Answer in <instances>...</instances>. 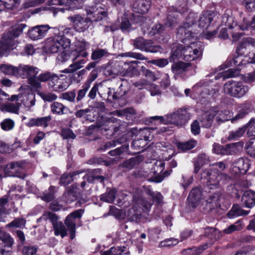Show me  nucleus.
Masks as SVG:
<instances>
[{
  "instance_id": "29",
  "label": "nucleus",
  "mask_w": 255,
  "mask_h": 255,
  "mask_svg": "<svg viewBox=\"0 0 255 255\" xmlns=\"http://www.w3.org/2000/svg\"><path fill=\"white\" fill-rule=\"evenodd\" d=\"M83 173V171H75L72 174H64L60 179V184L66 186L73 180L77 179L76 176Z\"/></svg>"
},
{
  "instance_id": "38",
  "label": "nucleus",
  "mask_w": 255,
  "mask_h": 255,
  "mask_svg": "<svg viewBox=\"0 0 255 255\" xmlns=\"http://www.w3.org/2000/svg\"><path fill=\"white\" fill-rule=\"evenodd\" d=\"M78 193L77 186L73 185L67 190L64 195L67 198V201H72L77 197Z\"/></svg>"
},
{
  "instance_id": "44",
  "label": "nucleus",
  "mask_w": 255,
  "mask_h": 255,
  "mask_svg": "<svg viewBox=\"0 0 255 255\" xmlns=\"http://www.w3.org/2000/svg\"><path fill=\"white\" fill-rule=\"evenodd\" d=\"M222 25L228 26L231 30V31L230 32L232 34V41L233 42L238 41L244 34L243 33H241L238 31V30H241V29H236L234 27H230L229 25L226 24L225 23L223 22V16H222Z\"/></svg>"
},
{
  "instance_id": "1",
  "label": "nucleus",
  "mask_w": 255,
  "mask_h": 255,
  "mask_svg": "<svg viewBox=\"0 0 255 255\" xmlns=\"http://www.w3.org/2000/svg\"><path fill=\"white\" fill-rule=\"evenodd\" d=\"M197 36L195 39H191L187 42H183L189 45L183 46L180 45L172 54L170 57V61H174L175 60L183 57V59L186 61H191L200 58L202 54L203 45L200 41H196Z\"/></svg>"
},
{
  "instance_id": "48",
  "label": "nucleus",
  "mask_w": 255,
  "mask_h": 255,
  "mask_svg": "<svg viewBox=\"0 0 255 255\" xmlns=\"http://www.w3.org/2000/svg\"><path fill=\"white\" fill-rule=\"evenodd\" d=\"M143 75L150 81H155L158 79L159 73H155L148 69H146L143 67H142Z\"/></svg>"
},
{
  "instance_id": "58",
  "label": "nucleus",
  "mask_w": 255,
  "mask_h": 255,
  "mask_svg": "<svg viewBox=\"0 0 255 255\" xmlns=\"http://www.w3.org/2000/svg\"><path fill=\"white\" fill-rule=\"evenodd\" d=\"M121 57H129L139 60H144L145 58L139 53L128 52L120 54Z\"/></svg>"
},
{
  "instance_id": "6",
  "label": "nucleus",
  "mask_w": 255,
  "mask_h": 255,
  "mask_svg": "<svg viewBox=\"0 0 255 255\" xmlns=\"http://www.w3.org/2000/svg\"><path fill=\"white\" fill-rule=\"evenodd\" d=\"M26 27L25 24H19L12 30L11 33H7L3 35L2 41L0 42V56L7 50L14 48L15 43L13 38L20 35Z\"/></svg>"
},
{
  "instance_id": "50",
  "label": "nucleus",
  "mask_w": 255,
  "mask_h": 255,
  "mask_svg": "<svg viewBox=\"0 0 255 255\" xmlns=\"http://www.w3.org/2000/svg\"><path fill=\"white\" fill-rule=\"evenodd\" d=\"M25 224V220L22 218H16L12 221L11 223L7 224L6 228H22L24 227Z\"/></svg>"
},
{
  "instance_id": "42",
  "label": "nucleus",
  "mask_w": 255,
  "mask_h": 255,
  "mask_svg": "<svg viewBox=\"0 0 255 255\" xmlns=\"http://www.w3.org/2000/svg\"><path fill=\"white\" fill-rule=\"evenodd\" d=\"M54 234L56 236L60 235L62 238H64L66 236L67 230L65 226L62 222L57 223L56 225L54 224Z\"/></svg>"
},
{
  "instance_id": "41",
  "label": "nucleus",
  "mask_w": 255,
  "mask_h": 255,
  "mask_svg": "<svg viewBox=\"0 0 255 255\" xmlns=\"http://www.w3.org/2000/svg\"><path fill=\"white\" fill-rule=\"evenodd\" d=\"M208 161L207 157L205 154H201L197 158L194 164V172L197 173L199 171L201 167Z\"/></svg>"
},
{
  "instance_id": "16",
  "label": "nucleus",
  "mask_w": 255,
  "mask_h": 255,
  "mask_svg": "<svg viewBox=\"0 0 255 255\" xmlns=\"http://www.w3.org/2000/svg\"><path fill=\"white\" fill-rule=\"evenodd\" d=\"M23 164L22 162H12L7 164L4 168L5 174L7 176L24 178Z\"/></svg>"
},
{
  "instance_id": "46",
  "label": "nucleus",
  "mask_w": 255,
  "mask_h": 255,
  "mask_svg": "<svg viewBox=\"0 0 255 255\" xmlns=\"http://www.w3.org/2000/svg\"><path fill=\"white\" fill-rule=\"evenodd\" d=\"M59 78H58V80H54V81H49V86L50 87L52 88L54 91L58 92H62L64 90H66L68 86L66 85H63L60 84V82H59Z\"/></svg>"
},
{
  "instance_id": "34",
  "label": "nucleus",
  "mask_w": 255,
  "mask_h": 255,
  "mask_svg": "<svg viewBox=\"0 0 255 255\" xmlns=\"http://www.w3.org/2000/svg\"><path fill=\"white\" fill-rule=\"evenodd\" d=\"M189 66L190 64L188 63L179 62L173 64L171 67V70L174 74H179L184 71Z\"/></svg>"
},
{
  "instance_id": "3",
  "label": "nucleus",
  "mask_w": 255,
  "mask_h": 255,
  "mask_svg": "<svg viewBox=\"0 0 255 255\" xmlns=\"http://www.w3.org/2000/svg\"><path fill=\"white\" fill-rule=\"evenodd\" d=\"M142 196L141 191L137 190L133 195L132 207L127 213L129 219L136 222L140 218V210H146L151 205L150 203L145 201Z\"/></svg>"
},
{
  "instance_id": "4",
  "label": "nucleus",
  "mask_w": 255,
  "mask_h": 255,
  "mask_svg": "<svg viewBox=\"0 0 255 255\" xmlns=\"http://www.w3.org/2000/svg\"><path fill=\"white\" fill-rule=\"evenodd\" d=\"M198 16L196 13L190 12L186 18V22L179 27L177 33V37L182 42H187L191 39L196 38L197 34L192 32L191 26L196 22Z\"/></svg>"
},
{
  "instance_id": "19",
  "label": "nucleus",
  "mask_w": 255,
  "mask_h": 255,
  "mask_svg": "<svg viewBox=\"0 0 255 255\" xmlns=\"http://www.w3.org/2000/svg\"><path fill=\"white\" fill-rule=\"evenodd\" d=\"M49 29L48 25H36L28 30V34L31 39L37 40L44 37Z\"/></svg>"
},
{
  "instance_id": "55",
  "label": "nucleus",
  "mask_w": 255,
  "mask_h": 255,
  "mask_svg": "<svg viewBox=\"0 0 255 255\" xmlns=\"http://www.w3.org/2000/svg\"><path fill=\"white\" fill-rule=\"evenodd\" d=\"M91 82H86L82 87V89L80 90L78 93V96L77 97V100L79 101L81 100L85 96L88 90L90 87Z\"/></svg>"
},
{
  "instance_id": "22",
  "label": "nucleus",
  "mask_w": 255,
  "mask_h": 255,
  "mask_svg": "<svg viewBox=\"0 0 255 255\" xmlns=\"http://www.w3.org/2000/svg\"><path fill=\"white\" fill-rule=\"evenodd\" d=\"M204 196L201 190L199 188H196L191 190L188 197V200L190 205L193 207H196L203 199Z\"/></svg>"
},
{
  "instance_id": "61",
  "label": "nucleus",
  "mask_w": 255,
  "mask_h": 255,
  "mask_svg": "<svg viewBox=\"0 0 255 255\" xmlns=\"http://www.w3.org/2000/svg\"><path fill=\"white\" fill-rule=\"evenodd\" d=\"M39 95L43 100L48 102L55 101L57 98V96L55 94L50 93H39Z\"/></svg>"
},
{
  "instance_id": "32",
  "label": "nucleus",
  "mask_w": 255,
  "mask_h": 255,
  "mask_svg": "<svg viewBox=\"0 0 255 255\" xmlns=\"http://www.w3.org/2000/svg\"><path fill=\"white\" fill-rule=\"evenodd\" d=\"M0 70L5 74L18 76V67H14L11 65H3L0 67Z\"/></svg>"
},
{
  "instance_id": "52",
  "label": "nucleus",
  "mask_w": 255,
  "mask_h": 255,
  "mask_svg": "<svg viewBox=\"0 0 255 255\" xmlns=\"http://www.w3.org/2000/svg\"><path fill=\"white\" fill-rule=\"evenodd\" d=\"M247 152L251 156H255V137L247 143L245 147Z\"/></svg>"
},
{
  "instance_id": "11",
  "label": "nucleus",
  "mask_w": 255,
  "mask_h": 255,
  "mask_svg": "<svg viewBox=\"0 0 255 255\" xmlns=\"http://www.w3.org/2000/svg\"><path fill=\"white\" fill-rule=\"evenodd\" d=\"M86 10L91 22L100 21L107 16L106 8L99 3L88 6Z\"/></svg>"
},
{
  "instance_id": "36",
  "label": "nucleus",
  "mask_w": 255,
  "mask_h": 255,
  "mask_svg": "<svg viewBox=\"0 0 255 255\" xmlns=\"http://www.w3.org/2000/svg\"><path fill=\"white\" fill-rule=\"evenodd\" d=\"M116 191L115 189H110L105 194L101 195L100 199L109 203H112L116 198Z\"/></svg>"
},
{
  "instance_id": "25",
  "label": "nucleus",
  "mask_w": 255,
  "mask_h": 255,
  "mask_svg": "<svg viewBox=\"0 0 255 255\" xmlns=\"http://www.w3.org/2000/svg\"><path fill=\"white\" fill-rule=\"evenodd\" d=\"M242 203L246 208H251L255 205V192L248 190L246 191L242 197Z\"/></svg>"
},
{
  "instance_id": "15",
  "label": "nucleus",
  "mask_w": 255,
  "mask_h": 255,
  "mask_svg": "<svg viewBox=\"0 0 255 255\" xmlns=\"http://www.w3.org/2000/svg\"><path fill=\"white\" fill-rule=\"evenodd\" d=\"M68 18L72 23L74 29L79 32L87 30L91 23L88 18L83 17L80 15L69 16Z\"/></svg>"
},
{
  "instance_id": "30",
  "label": "nucleus",
  "mask_w": 255,
  "mask_h": 255,
  "mask_svg": "<svg viewBox=\"0 0 255 255\" xmlns=\"http://www.w3.org/2000/svg\"><path fill=\"white\" fill-rule=\"evenodd\" d=\"M0 240L4 244L5 247L9 248H11L14 243L13 238L2 228H0Z\"/></svg>"
},
{
  "instance_id": "26",
  "label": "nucleus",
  "mask_w": 255,
  "mask_h": 255,
  "mask_svg": "<svg viewBox=\"0 0 255 255\" xmlns=\"http://www.w3.org/2000/svg\"><path fill=\"white\" fill-rule=\"evenodd\" d=\"M216 112V110L211 109L202 115L200 122L203 127L209 128L211 127Z\"/></svg>"
},
{
  "instance_id": "9",
  "label": "nucleus",
  "mask_w": 255,
  "mask_h": 255,
  "mask_svg": "<svg viewBox=\"0 0 255 255\" xmlns=\"http://www.w3.org/2000/svg\"><path fill=\"white\" fill-rule=\"evenodd\" d=\"M248 90V86L236 81H229L224 86V91L225 94L236 98L243 97Z\"/></svg>"
},
{
  "instance_id": "23",
  "label": "nucleus",
  "mask_w": 255,
  "mask_h": 255,
  "mask_svg": "<svg viewBox=\"0 0 255 255\" xmlns=\"http://www.w3.org/2000/svg\"><path fill=\"white\" fill-rule=\"evenodd\" d=\"M150 0H136L132 5L133 10L140 14L146 13L150 8Z\"/></svg>"
},
{
  "instance_id": "51",
  "label": "nucleus",
  "mask_w": 255,
  "mask_h": 255,
  "mask_svg": "<svg viewBox=\"0 0 255 255\" xmlns=\"http://www.w3.org/2000/svg\"><path fill=\"white\" fill-rule=\"evenodd\" d=\"M108 55V52L106 49H98L93 51L91 55L92 60H96L106 56Z\"/></svg>"
},
{
  "instance_id": "18",
  "label": "nucleus",
  "mask_w": 255,
  "mask_h": 255,
  "mask_svg": "<svg viewBox=\"0 0 255 255\" xmlns=\"http://www.w3.org/2000/svg\"><path fill=\"white\" fill-rule=\"evenodd\" d=\"M47 5H64L67 9H79L82 7L83 0H50L47 2Z\"/></svg>"
},
{
  "instance_id": "63",
  "label": "nucleus",
  "mask_w": 255,
  "mask_h": 255,
  "mask_svg": "<svg viewBox=\"0 0 255 255\" xmlns=\"http://www.w3.org/2000/svg\"><path fill=\"white\" fill-rule=\"evenodd\" d=\"M150 63L158 67L163 68L167 65L169 62L167 59L160 58L151 60L150 61Z\"/></svg>"
},
{
  "instance_id": "17",
  "label": "nucleus",
  "mask_w": 255,
  "mask_h": 255,
  "mask_svg": "<svg viewBox=\"0 0 255 255\" xmlns=\"http://www.w3.org/2000/svg\"><path fill=\"white\" fill-rule=\"evenodd\" d=\"M83 213V210L78 209L70 213L65 219V224L70 231L71 239H73L75 236L76 224L74 220L81 218Z\"/></svg>"
},
{
  "instance_id": "37",
  "label": "nucleus",
  "mask_w": 255,
  "mask_h": 255,
  "mask_svg": "<svg viewBox=\"0 0 255 255\" xmlns=\"http://www.w3.org/2000/svg\"><path fill=\"white\" fill-rule=\"evenodd\" d=\"M125 247H113L106 251L101 252V255H122L125 251Z\"/></svg>"
},
{
  "instance_id": "31",
  "label": "nucleus",
  "mask_w": 255,
  "mask_h": 255,
  "mask_svg": "<svg viewBox=\"0 0 255 255\" xmlns=\"http://www.w3.org/2000/svg\"><path fill=\"white\" fill-rule=\"evenodd\" d=\"M255 47V39L252 37L243 38L238 46V49H250V47Z\"/></svg>"
},
{
  "instance_id": "13",
  "label": "nucleus",
  "mask_w": 255,
  "mask_h": 255,
  "mask_svg": "<svg viewBox=\"0 0 255 255\" xmlns=\"http://www.w3.org/2000/svg\"><path fill=\"white\" fill-rule=\"evenodd\" d=\"M74 49L72 50L71 54V60L74 62L79 57H86L88 53L86 50L89 47V44L84 39H76L74 42Z\"/></svg>"
},
{
  "instance_id": "24",
  "label": "nucleus",
  "mask_w": 255,
  "mask_h": 255,
  "mask_svg": "<svg viewBox=\"0 0 255 255\" xmlns=\"http://www.w3.org/2000/svg\"><path fill=\"white\" fill-rule=\"evenodd\" d=\"M250 161L246 158H240L236 160L233 164V169L236 172L245 173L249 169Z\"/></svg>"
},
{
  "instance_id": "60",
  "label": "nucleus",
  "mask_w": 255,
  "mask_h": 255,
  "mask_svg": "<svg viewBox=\"0 0 255 255\" xmlns=\"http://www.w3.org/2000/svg\"><path fill=\"white\" fill-rule=\"evenodd\" d=\"M76 97V93L74 91H70L62 93L60 98L69 102H73Z\"/></svg>"
},
{
  "instance_id": "40",
  "label": "nucleus",
  "mask_w": 255,
  "mask_h": 255,
  "mask_svg": "<svg viewBox=\"0 0 255 255\" xmlns=\"http://www.w3.org/2000/svg\"><path fill=\"white\" fill-rule=\"evenodd\" d=\"M246 131L245 127H241L235 130L230 132L228 139L229 140H236L242 137Z\"/></svg>"
},
{
  "instance_id": "53",
  "label": "nucleus",
  "mask_w": 255,
  "mask_h": 255,
  "mask_svg": "<svg viewBox=\"0 0 255 255\" xmlns=\"http://www.w3.org/2000/svg\"><path fill=\"white\" fill-rule=\"evenodd\" d=\"M1 128L4 130H10L14 126V122L10 119H6L0 124Z\"/></svg>"
},
{
  "instance_id": "5",
  "label": "nucleus",
  "mask_w": 255,
  "mask_h": 255,
  "mask_svg": "<svg viewBox=\"0 0 255 255\" xmlns=\"http://www.w3.org/2000/svg\"><path fill=\"white\" fill-rule=\"evenodd\" d=\"M189 118V114L186 110H180L171 115L164 117L153 116L151 119L157 120L159 123L166 124H173L177 126L184 124Z\"/></svg>"
},
{
  "instance_id": "64",
  "label": "nucleus",
  "mask_w": 255,
  "mask_h": 255,
  "mask_svg": "<svg viewBox=\"0 0 255 255\" xmlns=\"http://www.w3.org/2000/svg\"><path fill=\"white\" fill-rule=\"evenodd\" d=\"M61 136L64 139H74L76 137V135L73 132L68 128L62 129Z\"/></svg>"
},
{
  "instance_id": "56",
  "label": "nucleus",
  "mask_w": 255,
  "mask_h": 255,
  "mask_svg": "<svg viewBox=\"0 0 255 255\" xmlns=\"http://www.w3.org/2000/svg\"><path fill=\"white\" fill-rule=\"evenodd\" d=\"M83 178H84V181H83L81 184V186L82 188H84L86 185V182L85 180L86 179L89 182H93L95 179H100L101 181L102 182L104 180V177L102 176H94L91 174H88L84 176H83Z\"/></svg>"
},
{
  "instance_id": "43",
  "label": "nucleus",
  "mask_w": 255,
  "mask_h": 255,
  "mask_svg": "<svg viewBox=\"0 0 255 255\" xmlns=\"http://www.w3.org/2000/svg\"><path fill=\"white\" fill-rule=\"evenodd\" d=\"M244 224L242 220H239L234 224L231 225L224 231L226 234H231L236 231H240L244 228Z\"/></svg>"
},
{
  "instance_id": "49",
  "label": "nucleus",
  "mask_w": 255,
  "mask_h": 255,
  "mask_svg": "<svg viewBox=\"0 0 255 255\" xmlns=\"http://www.w3.org/2000/svg\"><path fill=\"white\" fill-rule=\"evenodd\" d=\"M196 145V141L194 140H191L185 143L179 142L177 144V147L182 151H185L193 148Z\"/></svg>"
},
{
  "instance_id": "45",
  "label": "nucleus",
  "mask_w": 255,
  "mask_h": 255,
  "mask_svg": "<svg viewBox=\"0 0 255 255\" xmlns=\"http://www.w3.org/2000/svg\"><path fill=\"white\" fill-rule=\"evenodd\" d=\"M220 201V195L216 193L210 196V198L206 201V202L207 204L209 205V209H212L218 205Z\"/></svg>"
},
{
  "instance_id": "10",
  "label": "nucleus",
  "mask_w": 255,
  "mask_h": 255,
  "mask_svg": "<svg viewBox=\"0 0 255 255\" xmlns=\"http://www.w3.org/2000/svg\"><path fill=\"white\" fill-rule=\"evenodd\" d=\"M134 46L141 51L150 53H161L163 49L159 45H153L151 40H145L141 37L136 38L133 42Z\"/></svg>"
},
{
  "instance_id": "59",
  "label": "nucleus",
  "mask_w": 255,
  "mask_h": 255,
  "mask_svg": "<svg viewBox=\"0 0 255 255\" xmlns=\"http://www.w3.org/2000/svg\"><path fill=\"white\" fill-rule=\"evenodd\" d=\"M213 150L217 154L227 155L226 145L223 146L219 144L215 143L213 145Z\"/></svg>"
},
{
  "instance_id": "33",
  "label": "nucleus",
  "mask_w": 255,
  "mask_h": 255,
  "mask_svg": "<svg viewBox=\"0 0 255 255\" xmlns=\"http://www.w3.org/2000/svg\"><path fill=\"white\" fill-rule=\"evenodd\" d=\"M36 79L40 83L45 82L49 80V81H54V80H58V77L54 74H51L50 72H45L41 73L37 77L35 76Z\"/></svg>"
},
{
  "instance_id": "47",
  "label": "nucleus",
  "mask_w": 255,
  "mask_h": 255,
  "mask_svg": "<svg viewBox=\"0 0 255 255\" xmlns=\"http://www.w3.org/2000/svg\"><path fill=\"white\" fill-rule=\"evenodd\" d=\"M66 107L61 103L58 102H54L51 105V112L57 115H62L64 114V110Z\"/></svg>"
},
{
  "instance_id": "27",
  "label": "nucleus",
  "mask_w": 255,
  "mask_h": 255,
  "mask_svg": "<svg viewBox=\"0 0 255 255\" xmlns=\"http://www.w3.org/2000/svg\"><path fill=\"white\" fill-rule=\"evenodd\" d=\"M51 120V117L50 116L37 118H32L29 120L28 126L29 127L37 126L46 128L48 126V123Z\"/></svg>"
},
{
  "instance_id": "35",
  "label": "nucleus",
  "mask_w": 255,
  "mask_h": 255,
  "mask_svg": "<svg viewBox=\"0 0 255 255\" xmlns=\"http://www.w3.org/2000/svg\"><path fill=\"white\" fill-rule=\"evenodd\" d=\"M155 147L157 149L166 151L170 154L169 157H171L174 154V149L173 146L169 143H164L163 142H159L156 144Z\"/></svg>"
},
{
  "instance_id": "14",
  "label": "nucleus",
  "mask_w": 255,
  "mask_h": 255,
  "mask_svg": "<svg viewBox=\"0 0 255 255\" xmlns=\"http://www.w3.org/2000/svg\"><path fill=\"white\" fill-rule=\"evenodd\" d=\"M212 110H216L217 112L215 113L216 120L218 122H225L231 120L232 123L236 121L244 118L248 113V111L240 112L234 118L233 117V113L229 110L219 111L217 108H214Z\"/></svg>"
},
{
  "instance_id": "21",
  "label": "nucleus",
  "mask_w": 255,
  "mask_h": 255,
  "mask_svg": "<svg viewBox=\"0 0 255 255\" xmlns=\"http://www.w3.org/2000/svg\"><path fill=\"white\" fill-rule=\"evenodd\" d=\"M154 164V166L153 167V172L155 174H157L154 177V181L156 182H160L163 180L165 177L170 174V172L168 171H166L161 174V172L164 169L165 165L162 161H156Z\"/></svg>"
},
{
  "instance_id": "20",
  "label": "nucleus",
  "mask_w": 255,
  "mask_h": 255,
  "mask_svg": "<svg viewBox=\"0 0 255 255\" xmlns=\"http://www.w3.org/2000/svg\"><path fill=\"white\" fill-rule=\"evenodd\" d=\"M215 16V14L211 11H206L203 12L199 17L198 21L199 27L210 29L213 25L211 22Z\"/></svg>"
},
{
  "instance_id": "28",
  "label": "nucleus",
  "mask_w": 255,
  "mask_h": 255,
  "mask_svg": "<svg viewBox=\"0 0 255 255\" xmlns=\"http://www.w3.org/2000/svg\"><path fill=\"white\" fill-rule=\"evenodd\" d=\"M244 143L241 141L226 145L227 155L234 154L242 150Z\"/></svg>"
},
{
  "instance_id": "12",
  "label": "nucleus",
  "mask_w": 255,
  "mask_h": 255,
  "mask_svg": "<svg viewBox=\"0 0 255 255\" xmlns=\"http://www.w3.org/2000/svg\"><path fill=\"white\" fill-rule=\"evenodd\" d=\"M223 22L225 23L226 24H227L230 27H234L236 29H241L242 30H248L250 27L255 29V16L253 17L251 22H249L246 19L244 18L243 23L242 24H238L237 22L235 20L234 17L225 13L223 15Z\"/></svg>"
},
{
  "instance_id": "62",
  "label": "nucleus",
  "mask_w": 255,
  "mask_h": 255,
  "mask_svg": "<svg viewBox=\"0 0 255 255\" xmlns=\"http://www.w3.org/2000/svg\"><path fill=\"white\" fill-rule=\"evenodd\" d=\"M150 84L149 81L145 79H140L133 84L134 87L139 90L145 88L146 86L150 85Z\"/></svg>"
},
{
  "instance_id": "57",
  "label": "nucleus",
  "mask_w": 255,
  "mask_h": 255,
  "mask_svg": "<svg viewBox=\"0 0 255 255\" xmlns=\"http://www.w3.org/2000/svg\"><path fill=\"white\" fill-rule=\"evenodd\" d=\"M245 128L249 136L255 135V121L251 120L247 125Z\"/></svg>"
},
{
  "instance_id": "39",
  "label": "nucleus",
  "mask_w": 255,
  "mask_h": 255,
  "mask_svg": "<svg viewBox=\"0 0 255 255\" xmlns=\"http://www.w3.org/2000/svg\"><path fill=\"white\" fill-rule=\"evenodd\" d=\"M20 106L19 103H8L1 107V110L5 112L18 114V110Z\"/></svg>"
},
{
  "instance_id": "2",
  "label": "nucleus",
  "mask_w": 255,
  "mask_h": 255,
  "mask_svg": "<svg viewBox=\"0 0 255 255\" xmlns=\"http://www.w3.org/2000/svg\"><path fill=\"white\" fill-rule=\"evenodd\" d=\"M70 45V39L60 34L48 37L44 41V47L46 51L51 53H59L57 59L61 62L69 59V55L66 52Z\"/></svg>"
},
{
  "instance_id": "8",
  "label": "nucleus",
  "mask_w": 255,
  "mask_h": 255,
  "mask_svg": "<svg viewBox=\"0 0 255 255\" xmlns=\"http://www.w3.org/2000/svg\"><path fill=\"white\" fill-rule=\"evenodd\" d=\"M227 175L222 173H219L215 170L206 169L201 173V178L204 180L206 185L210 189L214 188L218 185L220 182L226 179Z\"/></svg>"
},
{
  "instance_id": "54",
  "label": "nucleus",
  "mask_w": 255,
  "mask_h": 255,
  "mask_svg": "<svg viewBox=\"0 0 255 255\" xmlns=\"http://www.w3.org/2000/svg\"><path fill=\"white\" fill-rule=\"evenodd\" d=\"M6 1H2L0 0V11L3 10L4 8L12 9L16 4V0H6Z\"/></svg>"
},
{
  "instance_id": "7",
  "label": "nucleus",
  "mask_w": 255,
  "mask_h": 255,
  "mask_svg": "<svg viewBox=\"0 0 255 255\" xmlns=\"http://www.w3.org/2000/svg\"><path fill=\"white\" fill-rule=\"evenodd\" d=\"M38 73L39 69L33 66L24 64L18 66V76L27 79L29 84L35 89L41 88V84L35 78Z\"/></svg>"
}]
</instances>
